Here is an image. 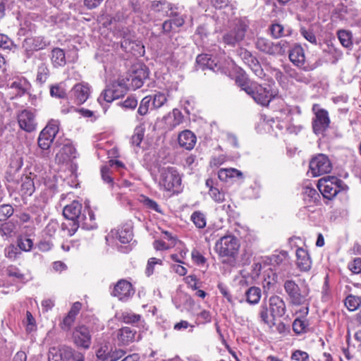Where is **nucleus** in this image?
Instances as JSON below:
<instances>
[{
  "instance_id": "obj_1",
  "label": "nucleus",
  "mask_w": 361,
  "mask_h": 361,
  "mask_svg": "<svg viewBox=\"0 0 361 361\" xmlns=\"http://www.w3.org/2000/svg\"><path fill=\"white\" fill-rule=\"evenodd\" d=\"M82 205L78 201L74 200L63 208V214L68 219V223H63L61 228L63 231L67 230V235L72 236L81 226L84 229H93L94 224L85 221L86 216L82 213Z\"/></svg>"
},
{
  "instance_id": "obj_2",
  "label": "nucleus",
  "mask_w": 361,
  "mask_h": 361,
  "mask_svg": "<svg viewBox=\"0 0 361 361\" xmlns=\"http://www.w3.org/2000/svg\"><path fill=\"white\" fill-rule=\"evenodd\" d=\"M249 23L245 18H236L230 23L228 29L222 35V42L228 46L235 47L245 37Z\"/></svg>"
},
{
  "instance_id": "obj_3",
  "label": "nucleus",
  "mask_w": 361,
  "mask_h": 361,
  "mask_svg": "<svg viewBox=\"0 0 361 361\" xmlns=\"http://www.w3.org/2000/svg\"><path fill=\"white\" fill-rule=\"evenodd\" d=\"M236 82L247 94L262 106H267L272 99V94L269 90L257 82L244 78H238Z\"/></svg>"
},
{
  "instance_id": "obj_4",
  "label": "nucleus",
  "mask_w": 361,
  "mask_h": 361,
  "mask_svg": "<svg viewBox=\"0 0 361 361\" xmlns=\"http://www.w3.org/2000/svg\"><path fill=\"white\" fill-rule=\"evenodd\" d=\"M283 288L291 305L297 306L306 305L302 310V313L307 315L308 313V288L302 289L294 280L288 279L283 283Z\"/></svg>"
},
{
  "instance_id": "obj_5",
  "label": "nucleus",
  "mask_w": 361,
  "mask_h": 361,
  "mask_svg": "<svg viewBox=\"0 0 361 361\" xmlns=\"http://www.w3.org/2000/svg\"><path fill=\"white\" fill-rule=\"evenodd\" d=\"M240 243L233 235H226L220 238L215 243L214 250L219 257L235 259L238 255Z\"/></svg>"
},
{
  "instance_id": "obj_6",
  "label": "nucleus",
  "mask_w": 361,
  "mask_h": 361,
  "mask_svg": "<svg viewBox=\"0 0 361 361\" xmlns=\"http://www.w3.org/2000/svg\"><path fill=\"white\" fill-rule=\"evenodd\" d=\"M317 188L324 197L328 200L333 199L339 192L348 188L343 180L330 176L320 178L317 183Z\"/></svg>"
},
{
  "instance_id": "obj_7",
  "label": "nucleus",
  "mask_w": 361,
  "mask_h": 361,
  "mask_svg": "<svg viewBox=\"0 0 361 361\" xmlns=\"http://www.w3.org/2000/svg\"><path fill=\"white\" fill-rule=\"evenodd\" d=\"M159 185L166 191H175L181 184V178L174 167H161L159 170Z\"/></svg>"
},
{
  "instance_id": "obj_8",
  "label": "nucleus",
  "mask_w": 361,
  "mask_h": 361,
  "mask_svg": "<svg viewBox=\"0 0 361 361\" xmlns=\"http://www.w3.org/2000/svg\"><path fill=\"white\" fill-rule=\"evenodd\" d=\"M255 47L260 51L271 56H283L289 48L288 42L281 40L273 42L265 37H257L255 41Z\"/></svg>"
},
{
  "instance_id": "obj_9",
  "label": "nucleus",
  "mask_w": 361,
  "mask_h": 361,
  "mask_svg": "<svg viewBox=\"0 0 361 361\" xmlns=\"http://www.w3.org/2000/svg\"><path fill=\"white\" fill-rule=\"evenodd\" d=\"M84 355L82 353L66 345L51 347L49 351V361H84Z\"/></svg>"
},
{
  "instance_id": "obj_10",
  "label": "nucleus",
  "mask_w": 361,
  "mask_h": 361,
  "mask_svg": "<svg viewBox=\"0 0 361 361\" xmlns=\"http://www.w3.org/2000/svg\"><path fill=\"white\" fill-rule=\"evenodd\" d=\"M111 28H114L115 35H116L118 37L121 38L120 42L121 47L126 52H130L134 55L136 54L135 51H137L138 54L144 52L143 46L130 39V34L127 28L116 25Z\"/></svg>"
},
{
  "instance_id": "obj_11",
  "label": "nucleus",
  "mask_w": 361,
  "mask_h": 361,
  "mask_svg": "<svg viewBox=\"0 0 361 361\" xmlns=\"http://www.w3.org/2000/svg\"><path fill=\"white\" fill-rule=\"evenodd\" d=\"M59 129V121L51 120L46 127L40 132L38 137V146L42 150L49 149Z\"/></svg>"
},
{
  "instance_id": "obj_12",
  "label": "nucleus",
  "mask_w": 361,
  "mask_h": 361,
  "mask_svg": "<svg viewBox=\"0 0 361 361\" xmlns=\"http://www.w3.org/2000/svg\"><path fill=\"white\" fill-rule=\"evenodd\" d=\"M310 170L313 176H319L330 173L332 164L326 155L318 154L310 160Z\"/></svg>"
},
{
  "instance_id": "obj_13",
  "label": "nucleus",
  "mask_w": 361,
  "mask_h": 361,
  "mask_svg": "<svg viewBox=\"0 0 361 361\" xmlns=\"http://www.w3.org/2000/svg\"><path fill=\"white\" fill-rule=\"evenodd\" d=\"M312 111L314 114V118L312 121L313 131L316 134H322L329 126L330 118L329 113L326 110L320 108L317 104L313 105Z\"/></svg>"
},
{
  "instance_id": "obj_14",
  "label": "nucleus",
  "mask_w": 361,
  "mask_h": 361,
  "mask_svg": "<svg viewBox=\"0 0 361 361\" xmlns=\"http://www.w3.org/2000/svg\"><path fill=\"white\" fill-rule=\"evenodd\" d=\"M148 77V72L145 65L142 63L134 64L130 69L128 81L130 82L128 85L132 90H136L143 85L145 80Z\"/></svg>"
},
{
  "instance_id": "obj_15",
  "label": "nucleus",
  "mask_w": 361,
  "mask_h": 361,
  "mask_svg": "<svg viewBox=\"0 0 361 361\" xmlns=\"http://www.w3.org/2000/svg\"><path fill=\"white\" fill-rule=\"evenodd\" d=\"M125 354L126 351L123 350H113L112 347L107 343L102 344L96 352L98 361H117Z\"/></svg>"
},
{
  "instance_id": "obj_16",
  "label": "nucleus",
  "mask_w": 361,
  "mask_h": 361,
  "mask_svg": "<svg viewBox=\"0 0 361 361\" xmlns=\"http://www.w3.org/2000/svg\"><path fill=\"white\" fill-rule=\"evenodd\" d=\"M134 293L135 290L131 283L125 279H121L114 285L111 295L117 298L121 301L126 302L128 301Z\"/></svg>"
},
{
  "instance_id": "obj_17",
  "label": "nucleus",
  "mask_w": 361,
  "mask_h": 361,
  "mask_svg": "<svg viewBox=\"0 0 361 361\" xmlns=\"http://www.w3.org/2000/svg\"><path fill=\"white\" fill-rule=\"evenodd\" d=\"M74 343L78 347L88 349L92 343V336L90 329L85 326H77L73 332Z\"/></svg>"
},
{
  "instance_id": "obj_18",
  "label": "nucleus",
  "mask_w": 361,
  "mask_h": 361,
  "mask_svg": "<svg viewBox=\"0 0 361 361\" xmlns=\"http://www.w3.org/2000/svg\"><path fill=\"white\" fill-rule=\"evenodd\" d=\"M125 92L126 88L123 84L114 82L111 87H107L102 92L98 98V102L100 104H102V101L110 103L123 96Z\"/></svg>"
},
{
  "instance_id": "obj_19",
  "label": "nucleus",
  "mask_w": 361,
  "mask_h": 361,
  "mask_svg": "<svg viewBox=\"0 0 361 361\" xmlns=\"http://www.w3.org/2000/svg\"><path fill=\"white\" fill-rule=\"evenodd\" d=\"M18 121L21 129L26 132L35 130L37 123L34 112L28 109H24L18 115Z\"/></svg>"
},
{
  "instance_id": "obj_20",
  "label": "nucleus",
  "mask_w": 361,
  "mask_h": 361,
  "mask_svg": "<svg viewBox=\"0 0 361 361\" xmlns=\"http://www.w3.org/2000/svg\"><path fill=\"white\" fill-rule=\"evenodd\" d=\"M238 55L243 61V62L250 68V69L255 73L256 75L260 77L262 75L263 71L261 68V66L258 60L255 56L252 55L250 51L245 49L240 48L238 50Z\"/></svg>"
},
{
  "instance_id": "obj_21",
  "label": "nucleus",
  "mask_w": 361,
  "mask_h": 361,
  "mask_svg": "<svg viewBox=\"0 0 361 361\" xmlns=\"http://www.w3.org/2000/svg\"><path fill=\"white\" fill-rule=\"evenodd\" d=\"M90 93V86L86 82L78 83L71 90V94L77 104L85 103L89 98Z\"/></svg>"
},
{
  "instance_id": "obj_22",
  "label": "nucleus",
  "mask_w": 361,
  "mask_h": 361,
  "mask_svg": "<svg viewBox=\"0 0 361 361\" xmlns=\"http://www.w3.org/2000/svg\"><path fill=\"white\" fill-rule=\"evenodd\" d=\"M49 44L44 37L37 36L32 38H26L23 42V47L27 56L33 51H39L44 49Z\"/></svg>"
},
{
  "instance_id": "obj_23",
  "label": "nucleus",
  "mask_w": 361,
  "mask_h": 361,
  "mask_svg": "<svg viewBox=\"0 0 361 361\" xmlns=\"http://www.w3.org/2000/svg\"><path fill=\"white\" fill-rule=\"evenodd\" d=\"M290 61L296 66L302 68L305 71L314 69L313 67L305 66V56L303 49L300 46H295L289 52Z\"/></svg>"
},
{
  "instance_id": "obj_24",
  "label": "nucleus",
  "mask_w": 361,
  "mask_h": 361,
  "mask_svg": "<svg viewBox=\"0 0 361 361\" xmlns=\"http://www.w3.org/2000/svg\"><path fill=\"white\" fill-rule=\"evenodd\" d=\"M269 307L271 313V317H283L286 312V307L284 300L278 295L271 296L269 299Z\"/></svg>"
},
{
  "instance_id": "obj_25",
  "label": "nucleus",
  "mask_w": 361,
  "mask_h": 361,
  "mask_svg": "<svg viewBox=\"0 0 361 361\" xmlns=\"http://www.w3.org/2000/svg\"><path fill=\"white\" fill-rule=\"evenodd\" d=\"M296 264L302 271H307L312 266V260L307 250L300 247L296 250Z\"/></svg>"
},
{
  "instance_id": "obj_26",
  "label": "nucleus",
  "mask_w": 361,
  "mask_h": 361,
  "mask_svg": "<svg viewBox=\"0 0 361 361\" xmlns=\"http://www.w3.org/2000/svg\"><path fill=\"white\" fill-rule=\"evenodd\" d=\"M137 331L128 326L120 329L117 333V338L121 345H128L136 339Z\"/></svg>"
},
{
  "instance_id": "obj_27",
  "label": "nucleus",
  "mask_w": 361,
  "mask_h": 361,
  "mask_svg": "<svg viewBox=\"0 0 361 361\" xmlns=\"http://www.w3.org/2000/svg\"><path fill=\"white\" fill-rule=\"evenodd\" d=\"M178 140L181 147L187 150H191L195 147L197 139L192 131L185 130L179 134Z\"/></svg>"
},
{
  "instance_id": "obj_28",
  "label": "nucleus",
  "mask_w": 361,
  "mask_h": 361,
  "mask_svg": "<svg viewBox=\"0 0 361 361\" xmlns=\"http://www.w3.org/2000/svg\"><path fill=\"white\" fill-rule=\"evenodd\" d=\"M34 177V175L30 173L21 178L20 191L23 195L31 196L35 192Z\"/></svg>"
},
{
  "instance_id": "obj_29",
  "label": "nucleus",
  "mask_w": 361,
  "mask_h": 361,
  "mask_svg": "<svg viewBox=\"0 0 361 361\" xmlns=\"http://www.w3.org/2000/svg\"><path fill=\"white\" fill-rule=\"evenodd\" d=\"M271 35L276 39L291 35L292 30L288 27H285L279 23H272L269 28Z\"/></svg>"
},
{
  "instance_id": "obj_30",
  "label": "nucleus",
  "mask_w": 361,
  "mask_h": 361,
  "mask_svg": "<svg viewBox=\"0 0 361 361\" xmlns=\"http://www.w3.org/2000/svg\"><path fill=\"white\" fill-rule=\"evenodd\" d=\"M11 87L16 90L18 96L21 97L23 94L28 93L30 90L31 85L26 78H18L11 84Z\"/></svg>"
},
{
  "instance_id": "obj_31",
  "label": "nucleus",
  "mask_w": 361,
  "mask_h": 361,
  "mask_svg": "<svg viewBox=\"0 0 361 361\" xmlns=\"http://www.w3.org/2000/svg\"><path fill=\"white\" fill-rule=\"evenodd\" d=\"M51 60L54 67L64 66L66 63L64 51L60 48L53 49L51 51Z\"/></svg>"
},
{
  "instance_id": "obj_32",
  "label": "nucleus",
  "mask_w": 361,
  "mask_h": 361,
  "mask_svg": "<svg viewBox=\"0 0 361 361\" xmlns=\"http://www.w3.org/2000/svg\"><path fill=\"white\" fill-rule=\"evenodd\" d=\"M246 301L250 304H257L262 296L261 289L252 286L245 291Z\"/></svg>"
},
{
  "instance_id": "obj_33",
  "label": "nucleus",
  "mask_w": 361,
  "mask_h": 361,
  "mask_svg": "<svg viewBox=\"0 0 361 361\" xmlns=\"http://www.w3.org/2000/svg\"><path fill=\"white\" fill-rule=\"evenodd\" d=\"M61 156L63 161L75 159L77 157L75 148L71 144H66L61 149L57 157Z\"/></svg>"
},
{
  "instance_id": "obj_34",
  "label": "nucleus",
  "mask_w": 361,
  "mask_h": 361,
  "mask_svg": "<svg viewBox=\"0 0 361 361\" xmlns=\"http://www.w3.org/2000/svg\"><path fill=\"white\" fill-rule=\"evenodd\" d=\"M243 177V173L241 171L235 169H221L218 172V177L220 180L226 181L228 178L233 177Z\"/></svg>"
},
{
  "instance_id": "obj_35",
  "label": "nucleus",
  "mask_w": 361,
  "mask_h": 361,
  "mask_svg": "<svg viewBox=\"0 0 361 361\" xmlns=\"http://www.w3.org/2000/svg\"><path fill=\"white\" fill-rule=\"evenodd\" d=\"M259 317L261 322L267 325L269 328H271L275 324V319L269 315L267 305H262L260 306Z\"/></svg>"
},
{
  "instance_id": "obj_36",
  "label": "nucleus",
  "mask_w": 361,
  "mask_h": 361,
  "mask_svg": "<svg viewBox=\"0 0 361 361\" xmlns=\"http://www.w3.org/2000/svg\"><path fill=\"white\" fill-rule=\"evenodd\" d=\"M337 36L342 46L345 48H350L352 47L353 42L350 32L344 30H338Z\"/></svg>"
},
{
  "instance_id": "obj_37",
  "label": "nucleus",
  "mask_w": 361,
  "mask_h": 361,
  "mask_svg": "<svg viewBox=\"0 0 361 361\" xmlns=\"http://www.w3.org/2000/svg\"><path fill=\"white\" fill-rule=\"evenodd\" d=\"M152 99L151 109H157L161 107L167 101L165 94L161 92H157L153 95H149Z\"/></svg>"
},
{
  "instance_id": "obj_38",
  "label": "nucleus",
  "mask_w": 361,
  "mask_h": 361,
  "mask_svg": "<svg viewBox=\"0 0 361 361\" xmlns=\"http://www.w3.org/2000/svg\"><path fill=\"white\" fill-rule=\"evenodd\" d=\"M120 319L124 323L133 324L140 321L141 315L131 311H125L121 312Z\"/></svg>"
},
{
  "instance_id": "obj_39",
  "label": "nucleus",
  "mask_w": 361,
  "mask_h": 361,
  "mask_svg": "<svg viewBox=\"0 0 361 361\" xmlns=\"http://www.w3.org/2000/svg\"><path fill=\"white\" fill-rule=\"evenodd\" d=\"M190 220L198 228H203L206 226L207 220L205 215L200 211L194 212L190 216Z\"/></svg>"
},
{
  "instance_id": "obj_40",
  "label": "nucleus",
  "mask_w": 361,
  "mask_h": 361,
  "mask_svg": "<svg viewBox=\"0 0 361 361\" xmlns=\"http://www.w3.org/2000/svg\"><path fill=\"white\" fill-rule=\"evenodd\" d=\"M49 75V70L48 68V66L42 63L37 67V81L40 84H43L46 82L48 77Z\"/></svg>"
},
{
  "instance_id": "obj_41",
  "label": "nucleus",
  "mask_w": 361,
  "mask_h": 361,
  "mask_svg": "<svg viewBox=\"0 0 361 361\" xmlns=\"http://www.w3.org/2000/svg\"><path fill=\"white\" fill-rule=\"evenodd\" d=\"M361 305V298L353 295H348L345 300V305L350 311L356 310Z\"/></svg>"
},
{
  "instance_id": "obj_42",
  "label": "nucleus",
  "mask_w": 361,
  "mask_h": 361,
  "mask_svg": "<svg viewBox=\"0 0 361 361\" xmlns=\"http://www.w3.org/2000/svg\"><path fill=\"white\" fill-rule=\"evenodd\" d=\"M152 107V99L150 97H145L140 102L137 113L140 116H145Z\"/></svg>"
},
{
  "instance_id": "obj_43",
  "label": "nucleus",
  "mask_w": 361,
  "mask_h": 361,
  "mask_svg": "<svg viewBox=\"0 0 361 361\" xmlns=\"http://www.w3.org/2000/svg\"><path fill=\"white\" fill-rule=\"evenodd\" d=\"M140 201L147 208L155 211L157 212L161 213V210L160 209L159 205L154 200L142 195L140 197Z\"/></svg>"
},
{
  "instance_id": "obj_44",
  "label": "nucleus",
  "mask_w": 361,
  "mask_h": 361,
  "mask_svg": "<svg viewBox=\"0 0 361 361\" xmlns=\"http://www.w3.org/2000/svg\"><path fill=\"white\" fill-rule=\"evenodd\" d=\"M172 116L173 118V121L168 124V128L169 130L174 129L176 127L179 126L183 122V116L182 113L176 109H174L173 110Z\"/></svg>"
},
{
  "instance_id": "obj_45",
  "label": "nucleus",
  "mask_w": 361,
  "mask_h": 361,
  "mask_svg": "<svg viewBox=\"0 0 361 361\" xmlns=\"http://www.w3.org/2000/svg\"><path fill=\"white\" fill-rule=\"evenodd\" d=\"M145 129L142 126L135 128L134 133L131 137V143L139 146L144 137Z\"/></svg>"
},
{
  "instance_id": "obj_46",
  "label": "nucleus",
  "mask_w": 361,
  "mask_h": 361,
  "mask_svg": "<svg viewBox=\"0 0 361 361\" xmlns=\"http://www.w3.org/2000/svg\"><path fill=\"white\" fill-rule=\"evenodd\" d=\"M50 94L51 97L61 99L66 97V92L61 84H56L51 86Z\"/></svg>"
},
{
  "instance_id": "obj_47",
  "label": "nucleus",
  "mask_w": 361,
  "mask_h": 361,
  "mask_svg": "<svg viewBox=\"0 0 361 361\" xmlns=\"http://www.w3.org/2000/svg\"><path fill=\"white\" fill-rule=\"evenodd\" d=\"M14 209L10 204H2L0 206V221L7 220L13 214Z\"/></svg>"
},
{
  "instance_id": "obj_48",
  "label": "nucleus",
  "mask_w": 361,
  "mask_h": 361,
  "mask_svg": "<svg viewBox=\"0 0 361 361\" xmlns=\"http://www.w3.org/2000/svg\"><path fill=\"white\" fill-rule=\"evenodd\" d=\"M209 195L217 203H221L225 200L224 192L220 191L217 188L211 187L209 190Z\"/></svg>"
},
{
  "instance_id": "obj_49",
  "label": "nucleus",
  "mask_w": 361,
  "mask_h": 361,
  "mask_svg": "<svg viewBox=\"0 0 361 361\" xmlns=\"http://www.w3.org/2000/svg\"><path fill=\"white\" fill-rule=\"evenodd\" d=\"M18 247L25 252L31 250L33 246V242L28 238H20L18 239Z\"/></svg>"
},
{
  "instance_id": "obj_50",
  "label": "nucleus",
  "mask_w": 361,
  "mask_h": 361,
  "mask_svg": "<svg viewBox=\"0 0 361 361\" xmlns=\"http://www.w3.org/2000/svg\"><path fill=\"white\" fill-rule=\"evenodd\" d=\"M23 324L25 326L26 331L27 332H32L36 329V323L35 319L33 317L32 314L30 312L27 311L26 312V318L23 321Z\"/></svg>"
},
{
  "instance_id": "obj_51",
  "label": "nucleus",
  "mask_w": 361,
  "mask_h": 361,
  "mask_svg": "<svg viewBox=\"0 0 361 361\" xmlns=\"http://www.w3.org/2000/svg\"><path fill=\"white\" fill-rule=\"evenodd\" d=\"M210 58L211 56L208 54H199L196 58L197 69L205 70Z\"/></svg>"
},
{
  "instance_id": "obj_52",
  "label": "nucleus",
  "mask_w": 361,
  "mask_h": 361,
  "mask_svg": "<svg viewBox=\"0 0 361 361\" xmlns=\"http://www.w3.org/2000/svg\"><path fill=\"white\" fill-rule=\"evenodd\" d=\"M118 238L121 243H128L133 238V233L130 228H122L118 232Z\"/></svg>"
},
{
  "instance_id": "obj_53",
  "label": "nucleus",
  "mask_w": 361,
  "mask_h": 361,
  "mask_svg": "<svg viewBox=\"0 0 361 361\" xmlns=\"http://www.w3.org/2000/svg\"><path fill=\"white\" fill-rule=\"evenodd\" d=\"M20 254V252L19 251L18 246L16 247L13 245H10L5 249V256L8 259H15Z\"/></svg>"
},
{
  "instance_id": "obj_54",
  "label": "nucleus",
  "mask_w": 361,
  "mask_h": 361,
  "mask_svg": "<svg viewBox=\"0 0 361 361\" xmlns=\"http://www.w3.org/2000/svg\"><path fill=\"white\" fill-rule=\"evenodd\" d=\"M14 226L10 223H4L0 226V235L2 237L8 238L13 233Z\"/></svg>"
},
{
  "instance_id": "obj_55",
  "label": "nucleus",
  "mask_w": 361,
  "mask_h": 361,
  "mask_svg": "<svg viewBox=\"0 0 361 361\" xmlns=\"http://www.w3.org/2000/svg\"><path fill=\"white\" fill-rule=\"evenodd\" d=\"M306 328V322L300 319H295L293 323V329L296 334H301L304 332Z\"/></svg>"
},
{
  "instance_id": "obj_56",
  "label": "nucleus",
  "mask_w": 361,
  "mask_h": 361,
  "mask_svg": "<svg viewBox=\"0 0 361 361\" xmlns=\"http://www.w3.org/2000/svg\"><path fill=\"white\" fill-rule=\"evenodd\" d=\"M300 33L308 42L312 44H317V38L312 30L302 27L300 29Z\"/></svg>"
},
{
  "instance_id": "obj_57",
  "label": "nucleus",
  "mask_w": 361,
  "mask_h": 361,
  "mask_svg": "<svg viewBox=\"0 0 361 361\" xmlns=\"http://www.w3.org/2000/svg\"><path fill=\"white\" fill-rule=\"evenodd\" d=\"M162 260L160 259H157L156 257H151L149 259L147 268H146V274L147 276H150L154 272V267L156 264H161Z\"/></svg>"
},
{
  "instance_id": "obj_58",
  "label": "nucleus",
  "mask_w": 361,
  "mask_h": 361,
  "mask_svg": "<svg viewBox=\"0 0 361 361\" xmlns=\"http://www.w3.org/2000/svg\"><path fill=\"white\" fill-rule=\"evenodd\" d=\"M101 174L103 180L107 183L113 184V179L111 176L110 167L104 166L101 169Z\"/></svg>"
},
{
  "instance_id": "obj_59",
  "label": "nucleus",
  "mask_w": 361,
  "mask_h": 361,
  "mask_svg": "<svg viewBox=\"0 0 361 361\" xmlns=\"http://www.w3.org/2000/svg\"><path fill=\"white\" fill-rule=\"evenodd\" d=\"M349 269L354 274L361 272V258L357 257L348 264Z\"/></svg>"
},
{
  "instance_id": "obj_60",
  "label": "nucleus",
  "mask_w": 361,
  "mask_h": 361,
  "mask_svg": "<svg viewBox=\"0 0 361 361\" xmlns=\"http://www.w3.org/2000/svg\"><path fill=\"white\" fill-rule=\"evenodd\" d=\"M12 46V40L7 35L0 34V47L4 49H10Z\"/></svg>"
},
{
  "instance_id": "obj_61",
  "label": "nucleus",
  "mask_w": 361,
  "mask_h": 361,
  "mask_svg": "<svg viewBox=\"0 0 361 361\" xmlns=\"http://www.w3.org/2000/svg\"><path fill=\"white\" fill-rule=\"evenodd\" d=\"M291 357L298 361H307L309 355L306 352L298 350L293 353Z\"/></svg>"
},
{
  "instance_id": "obj_62",
  "label": "nucleus",
  "mask_w": 361,
  "mask_h": 361,
  "mask_svg": "<svg viewBox=\"0 0 361 361\" xmlns=\"http://www.w3.org/2000/svg\"><path fill=\"white\" fill-rule=\"evenodd\" d=\"M166 12L167 16H169L170 17H173V18L171 20H172L173 25L176 28L180 27L184 24L185 20L182 16H178L176 14H173V12H171L169 14L168 13L167 11H166Z\"/></svg>"
},
{
  "instance_id": "obj_63",
  "label": "nucleus",
  "mask_w": 361,
  "mask_h": 361,
  "mask_svg": "<svg viewBox=\"0 0 361 361\" xmlns=\"http://www.w3.org/2000/svg\"><path fill=\"white\" fill-rule=\"evenodd\" d=\"M75 317L71 316L68 314L67 316L64 317L63 322L61 324V328L63 330L70 329L71 326H72V324H73V322L75 321Z\"/></svg>"
},
{
  "instance_id": "obj_64",
  "label": "nucleus",
  "mask_w": 361,
  "mask_h": 361,
  "mask_svg": "<svg viewBox=\"0 0 361 361\" xmlns=\"http://www.w3.org/2000/svg\"><path fill=\"white\" fill-rule=\"evenodd\" d=\"M137 105V101L134 97H128L123 103L122 106L126 109H135Z\"/></svg>"
}]
</instances>
